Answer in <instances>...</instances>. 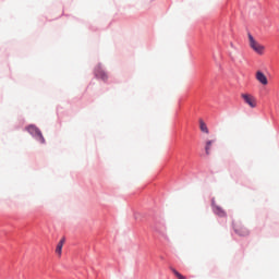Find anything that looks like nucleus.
<instances>
[{
  "label": "nucleus",
  "instance_id": "nucleus-1",
  "mask_svg": "<svg viewBox=\"0 0 279 279\" xmlns=\"http://www.w3.org/2000/svg\"><path fill=\"white\" fill-rule=\"evenodd\" d=\"M248 37V47H251L257 56H264L265 54V46L260 45L252 34H247Z\"/></svg>",
  "mask_w": 279,
  "mask_h": 279
},
{
  "label": "nucleus",
  "instance_id": "nucleus-2",
  "mask_svg": "<svg viewBox=\"0 0 279 279\" xmlns=\"http://www.w3.org/2000/svg\"><path fill=\"white\" fill-rule=\"evenodd\" d=\"M241 99H243L244 104H246L248 108H256L258 106L256 97L252 94L243 93L241 94Z\"/></svg>",
  "mask_w": 279,
  "mask_h": 279
},
{
  "label": "nucleus",
  "instance_id": "nucleus-3",
  "mask_svg": "<svg viewBox=\"0 0 279 279\" xmlns=\"http://www.w3.org/2000/svg\"><path fill=\"white\" fill-rule=\"evenodd\" d=\"M233 230L235 234H239L240 236H247L250 234V230H247L241 222H233Z\"/></svg>",
  "mask_w": 279,
  "mask_h": 279
},
{
  "label": "nucleus",
  "instance_id": "nucleus-4",
  "mask_svg": "<svg viewBox=\"0 0 279 279\" xmlns=\"http://www.w3.org/2000/svg\"><path fill=\"white\" fill-rule=\"evenodd\" d=\"M255 80H257V82H259V84H262V86H267V84H269L267 76L262 71L256 72Z\"/></svg>",
  "mask_w": 279,
  "mask_h": 279
},
{
  "label": "nucleus",
  "instance_id": "nucleus-5",
  "mask_svg": "<svg viewBox=\"0 0 279 279\" xmlns=\"http://www.w3.org/2000/svg\"><path fill=\"white\" fill-rule=\"evenodd\" d=\"M95 75L96 77H98V80H102L104 82L108 80V73H106V71L101 69V65L96 66Z\"/></svg>",
  "mask_w": 279,
  "mask_h": 279
},
{
  "label": "nucleus",
  "instance_id": "nucleus-6",
  "mask_svg": "<svg viewBox=\"0 0 279 279\" xmlns=\"http://www.w3.org/2000/svg\"><path fill=\"white\" fill-rule=\"evenodd\" d=\"M64 243H66V239L62 238L56 247V254L59 256V258L62 256V247H64Z\"/></svg>",
  "mask_w": 279,
  "mask_h": 279
},
{
  "label": "nucleus",
  "instance_id": "nucleus-7",
  "mask_svg": "<svg viewBox=\"0 0 279 279\" xmlns=\"http://www.w3.org/2000/svg\"><path fill=\"white\" fill-rule=\"evenodd\" d=\"M213 210L218 217H226V210H223V208H221L219 205L214 204Z\"/></svg>",
  "mask_w": 279,
  "mask_h": 279
},
{
  "label": "nucleus",
  "instance_id": "nucleus-8",
  "mask_svg": "<svg viewBox=\"0 0 279 279\" xmlns=\"http://www.w3.org/2000/svg\"><path fill=\"white\" fill-rule=\"evenodd\" d=\"M27 132H29V134H32V136H37L38 134H40V130L38 128H36L35 125H29L26 128Z\"/></svg>",
  "mask_w": 279,
  "mask_h": 279
},
{
  "label": "nucleus",
  "instance_id": "nucleus-9",
  "mask_svg": "<svg viewBox=\"0 0 279 279\" xmlns=\"http://www.w3.org/2000/svg\"><path fill=\"white\" fill-rule=\"evenodd\" d=\"M199 130L201 132H204V134H208V126L206 125V122H204L203 119H199Z\"/></svg>",
  "mask_w": 279,
  "mask_h": 279
},
{
  "label": "nucleus",
  "instance_id": "nucleus-10",
  "mask_svg": "<svg viewBox=\"0 0 279 279\" xmlns=\"http://www.w3.org/2000/svg\"><path fill=\"white\" fill-rule=\"evenodd\" d=\"M215 143V141H208L206 143V146H205V151H206V155L207 156H210V147H213V144Z\"/></svg>",
  "mask_w": 279,
  "mask_h": 279
},
{
  "label": "nucleus",
  "instance_id": "nucleus-11",
  "mask_svg": "<svg viewBox=\"0 0 279 279\" xmlns=\"http://www.w3.org/2000/svg\"><path fill=\"white\" fill-rule=\"evenodd\" d=\"M172 274H174V276L178 278V279H186V277H184V275L180 274L178 270H175V268H170Z\"/></svg>",
  "mask_w": 279,
  "mask_h": 279
},
{
  "label": "nucleus",
  "instance_id": "nucleus-12",
  "mask_svg": "<svg viewBox=\"0 0 279 279\" xmlns=\"http://www.w3.org/2000/svg\"><path fill=\"white\" fill-rule=\"evenodd\" d=\"M35 138H36L37 141H39V143L45 144V137L43 136V133H41V132H39V133L35 136Z\"/></svg>",
  "mask_w": 279,
  "mask_h": 279
}]
</instances>
